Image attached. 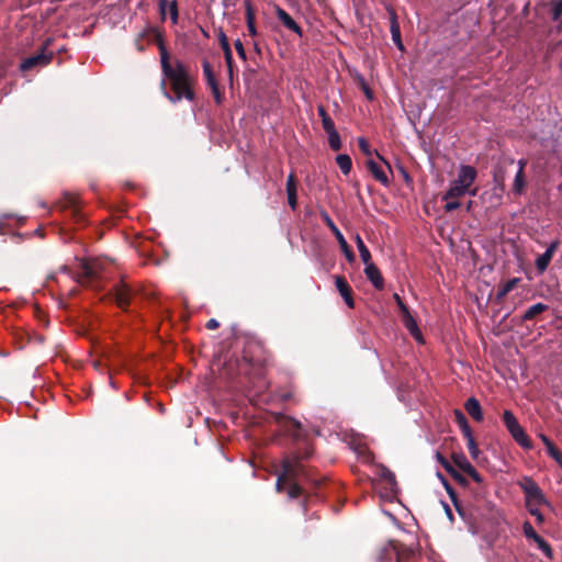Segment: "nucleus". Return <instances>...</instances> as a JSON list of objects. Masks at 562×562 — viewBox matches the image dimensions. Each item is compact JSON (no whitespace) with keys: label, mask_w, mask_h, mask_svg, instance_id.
<instances>
[{"label":"nucleus","mask_w":562,"mask_h":562,"mask_svg":"<svg viewBox=\"0 0 562 562\" xmlns=\"http://www.w3.org/2000/svg\"><path fill=\"white\" fill-rule=\"evenodd\" d=\"M276 422L292 438L295 445L281 460V470L277 474L276 491L285 493L290 501L300 498L303 513L306 514L310 494L302 483H310L314 488H319L325 479L315 477L313 470L304 465V461L314 454V447L302 424L283 414H278Z\"/></svg>","instance_id":"nucleus-1"},{"label":"nucleus","mask_w":562,"mask_h":562,"mask_svg":"<svg viewBox=\"0 0 562 562\" xmlns=\"http://www.w3.org/2000/svg\"><path fill=\"white\" fill-rule=\"evenodd\" d=\"M156 37L164 75L160 81L162 95L171 103L180 102L182 99L193 101L195 99L193 90L194 77L191 76L189 68L181 60L175 59L171 61L162 35L158 34Z\"/></svg>","instance_id":"nucleus-2"},{"label":"nucleus","mask_w":562,"mask_h":562,"mask_svg":"<svg viewBox=\"0 0 562 562\" xmlns=\"http://www.w3.org/2000/svg\"><path fill=\"white\" fill-rule=\"evenodd\" d=\"M269 359L270 353L262 342L256 339H247L244 344L241 359L234 363L228 362L226 369L229 370L233 366H236L237 374L261 376Z\"/></svg>","instance_id":"nucleus-3"},{"label":"nucleus","mask_w":562,"mask_h":562,"mask_svg":"<svg viewBox=\"0 0 562 562\" xmlns=\"http://www.w3.org/2000/svg\"><path fill=\"white\" fill-rule=\"evenodd\" d=\"M72 262V280L82 286H90L94 290L102 288L103 281V261L94 258H79L75 257Z\"/></svg>","instance_id":"nucleus-4"},{"label":"nucleus","mask_w":562,"mask_h":562,"mask_svg":"<svg viewBox=\"0 0 562 562\" xmlns=\"http://www.w3.org/2000/svg\"><path fill=\"white\" fill-rule=\"evenodd\" d=\"M525 494L526 507L531 516L536 518L537 524L544 522V516L539 510V506L543 505L552 509L551 503L547 499L539 485L530 477H526L525 482L520 484Z\"/></svg>","instance_id":"nucleus-5"},{"label":"nucleus","mask_w":562,"mask_h":562,"mask_svg":"<svg viewBox=\"0 0 562 562\" xmlns=\"http://www.w3.org/2000/svg\"><path fill=\"white\" fill-rule=\"evenodd\" d=\"M502 420L513 437V439L524 449L530 450L532 449V441L529 436L526 434L525 429L518 423V419L513 414L512 411H504L502 415Z\"/></svg>","instance_id":"nucleus-6"},{"label":"nucleus","mask_w":562,"mask_h":562,"mask_svg":"<svg viewBox=\"0 0 562 562\" xmlns=\"http://www.w3.org/2000/svg\"><path fill=\"white\" fill-rule=\"evenodd\" d=\"M53 57V53H47L46 48L43 46L35 54L25 57L20 64V70L22 72H29L32 70L41 69L47 66Z\"/></svg>","instance_id":"nucleus-7"},{"label":"nucleus","mask_w":562,"mask_h":562,"mask_svg":"<svg viewBox=\"0 0 562 562\" xmlns=\"http://www.w3.org/2000/svg\"><path fill=\"white\" fill-rule=\"evenodd\" d=\"M321 217H322L323 222L325 223V225L334 234L335 239H337V241L340 246V249L344 252L348 262L352 263L356 260V256H355L352 249L350 248V246L348 245L347 240L345 239L344 235L337 227V225L334 223V221L331 220V217L329 216V214L326 211L321 212Z\"/></svg>","instance_id":"nucleus-8"},{"label":"nucleus","mask_w":562,"mask_h":562,"mask_svg":"<svg viewBox=\"0 0 562 562\" xmlns=\"http://www.w3.org/2000/svg\"><path fill=\"white\" fill-rule=\"evenodd\" d=\"M202 69H203V75L206 80V83L212 91V94L214 97L216 104H218V105L222 104V102L224 100V94L221 91L220 83L215 77L212 65L209 63L207 59H203Z\"/></svg>","instance_id":"nucleus-9"},{"label":"nucleus","mask_w":562,"mask_h":562,"mask_svg":"<svg viewBox=\"0 0 562 562\" xmlns=\"http://www.w3.org/2000/svg\"><path fill=\"white\" fill-rule=\"evenodd\" d=\"M453 463L462 470L464 473H467L469 476L473 479L476 483H482L483 477L481 474L476 471V469L470 463V461L467 459V457L462 453L453 454L452 456Z\"/></svg>","instance_id":"nucleus-10"},{"label":"nucleus","mask_w":562,"mask_h":562,"mask_svg":"<svg viewBox=\"0 0 562 562\" xmlns=\"http://www.w3.org/2000/svg\"><path fill=\"white\" fill-rule=\"evenodd\" d=\"M113 291L116 305L126 310L131 303L132 289L126 283L120 282L114 285Z\"/></svg>","instance_id":"nucleus-11"},{"label":"nucleus","mask_w":562,"mask_h":562,"mask_svg":"<svg viewBox=\"0 0 562 562\" xmlns=\"http://www.w3.org/2000/svg\"><path fill=\"white\" fill-rule=\"evenodd\" d=\"M559 246H560V241L558 239L551 241L550 245L548 246L547 250L541 256H539L537 258L536 269L539 273H543L548 269Z\"/></svg>","instance_id":"nucleus-12"},{"label":"nucleus","mask_w":562,"mask_h":562,"mask_svg":"<svg viewBox=\"0 0 562 562\" xmlns=\"http://www.w3.org/2000/svg\"><path fill=\"white\" fill-rule=\"evenodd\" d=\"M276 16L280 23L288 30L294 32L300 37L303 36L302 27L294 21V19L281 7H276Z\"/></svg>","instance_id":"nucleus-13"},{"label":"nucleus","mask_w":562,"mask_h":562,"mask_svg":"<svg viewBox=\"0 0 562 562\" xmlns=\"http://www.w3.org/2000/svg\"><path fill=\"white\" fill-rule=\"evenodd\" d=\"M476 175H477V172L474 167L464 165V166H461L459 173H458V178L454 181L457 183H459L460 187L467 188L470 190V187L473 184V182L476 179Z\"/></svg>","instance_id":"nucleus-14"},{"label":"nucleus","mask_w":562,"mask_h":562,"mask_svg":"<svg viewBox=\"0 0 562 562\" xmlns=\"http://www.w3.org/2000/svg\"><path fill=\"white\" fill-rule=\"evenodd\" d=\"M335 284H336L338 292L340 293V295L345 300L346 304L348 305V307L352 308L355 306L353 297H352V289L349 285V283L347 282L346 278L342 276H336Z\"/></svg>","instance_id":"nucleus-15"},{"label":"nucleus","mask_w":562,"mask_h":562,"mask_svg":"<svg viewBox=\"0 0 562 562\" xmlns=\"http://www.w3.org/2000/svg\"><path fill=\"white\" fill-rule=\"evenodd\" d=\"M364 265V273L368 280L373 284L375 289L382 290L384 286V280L379 268L371 260Z\"/></svg>","instance_id":"nucleus-16"},{"label":"nucleus","mask_w":562,"mask_h":562,"mask_svg":"<svg viewBox=\"0 0 562 562\" xmlns=\"http://www.w3.org/2000/svg\"><path fill=\"white\" fill-rule=\"evenodd\" d=\"M402 322L405 326V328L409 331V334L419 342H423V335L420 329L418 328V325L411 314L409 311H406L401 314Z\"/></svg>","instance_id":"nucleus-17"},{"label":"nucleus","mask_w":562,"mask_h":562,"mask_svg":"<svg viewBox=\"0 0 562 562\" xmlns=\"http://www.w3.org/2000/svg\"><path fill=\"white\" fill-rule=\"evenodd\" d=\"M161 34L157 29L147 27L143 32H140L137 37L135 38V46L138 52L145 50V44L143 43L144 40L147 41V43L155 42L157 44V37L156 35Z\"/></svg>","instance_id":"nucleus-18"},{"label":"nucleus","mask_w":562,"mask_h":562,"mask_svg":"<svg viewBox=\"0 0 562 562\" xmlns=\"http://www.w3.org/2000/svg\"><path fill=\"white\" fill-rule=\"evenodd\" d=\"M389 13H390V22H391L390 31H391L392 40H393L394 44L396 45V47L400 50H403L404 45H403V42L401 38V30H400V24L397 22L396 12L393 9H389Z\"/></svg>","instance_id":"nucleus-19"},{"label":"nucleus","mask_w":562,"mask_h":562,"mask_svg":"<svg viewBox=\"0 0 562 562\" xmlns=\"http://www.w3.org/2000/svg\"><path fill=\"white\" fill-rule=\"evenodd\" d=\"M367 168L369 169V171L371 172L373 178L376 181H379L381 184H383V186L390 184V180H389L385 171L383 170L382 166L379 162H376L372 158H369L367 160Z\"/></svg>","instance_id":"nucleus-20"},{"label":"nucleus","mask_w":562,"mask_h":562,"mask_svg":"<svg viewBox=\"0 0 562 562\" xmlns=\"http://www.w3.org/2000/svg\"><path fill=\"white\" fill-rule=\"evenodd\" d=\"M464 409L475 422L483 420V411L477 398L469 397L464 403Z\"/></svg>","instance_id":"nucleus-21"},{"label":"nucleus","mask_w":562,"mask_h":562,"mask_svg":"<svg viewBox=\"0 0 562 562\" xmlns=\"http://www.w3.org/2000/svg\"><path fill=\"white\" fill-rule=\"evenodd\" d=\"M476 191H477V189L469 190L467 188H462V187H460L459 183L453 181L450 184L449 190L443 194L442 199L443 200L458 199V198L464 195L465 193H470L471 195H475Z\"/></svg>","instance_id":"nucleus-22"},{"label":"nucleus","mask_w":562,"mask_h":562,"mask_svg":"<svg viewBox=\"0 0 562 562\" xmlns=\"http://www.w3.org/2000/svg\"><path fill=\"white\" fill-rule=\"evenodd\" d=\"M549 306L544 303H537L528 307L521 315V323L535 321L540 314L547 312Z\"/></svg>","instance_id":"nucleus-23"},{"label":"nucleus","mask_w":562,"mask_h":562,"mask_svg":"<svg viewBox=\"0 0 562 562\" xmlns=\"http://www.w3.org/2000/svg\"><path fill=\"white\" fill-rule=\"evenodd\" d=\"M71 203H72V226H75V224H79L81 226H83L86 224V216L85 214H82L80 212V210L78 209V205H77V200H76V196L75 194L72 193V200H71ZM75 231V227H72V232ZM72 243H78V244H81V239L80 238H77L74 234H72Z\"/></svg>","instance_id":"nucleus-24"},{"label":"nucleus","mask_w":562,"mask_h":562,"mask_svg":"<svg viewBox=\"0 0 562 562\" xmlns=\"http://www.w3.org/2000/svg\"><path fill=\"white\" fill-rule=\"evenodd\" d=\"M392 549L397 562L408 560L414 554V550L412 548H408L396 540H392Z\"/></svg>","instance_id":"nucleus-25"},{"label":"nucleus","mask_w":562,"mask_h":562,"mask_svg":"<svg viewBox=\"0 0 562 562\" xmlns=\"http://www.w3.org/2000/svg\"><path fill=\"white\" fill-rule=\"evenodd\" d=\"M245 15H246V24L249 32V35L256 36L257 35V29H256V16H255V10L252 8V4L249 0L245 1Z\"/></svg>","instance_id":"nucleus-26"},{"label":"nucleus","mask_w":562,"mask_h":562,"mask_svg":"<svg viewBox=\"0 0 562 562\" xmlns=\"http://www.w3.org/2000/svg\"><path fill=\"white\" fill-rule=\"evenodd\" d=\"M358 146H359V149L362 151V154L366 155L368 158H370L372 156L373 150L371 149L369 142L364 137L358 138ZM374 154L382 162H384L386 165L389 170H391L389 162L376 150H374Z\"/></svg>","instance_id":"nucleus-27"},{"label":"nucleus","mask_w":562,"mask_h":562,"mask_svg":"<svg viewBox=\"0 0 562 562\" xmlns=\"http://www.w3.org/2000/svg\"><path fill=\"white\" fill-rule=\"evenodd\" d=\"M454 420L460 427L463 437H469L470 434H472V429L469 425V422L465 415L460 409L454 411Z\"/></svg>","instance_id":"nucleus-28"},{"label":"nucleus","mask_w":562,"mask_h":562,"mask_svg":"<svg viewBox=\"0 0 562 562\" xmlns=\"http://www.w3.org/2000/svg\"><path fill=\"white\" fill-rule=\"evenodd\" d=\"M393 555H395V554L392 549V540H391L387 542V544L382 546L381 548L378 549L376 554H375V560L378 562H387V561L392 560Z\"/></svg>","instance_id":"nucleus-29"},{"label":"nucleus","mask_w":562,"mask_h":562,"mask_svg":"<svg viewBox=\"0 0 562 562\" xmlns=\"http://www.w3.org/2000/svg\"><path fill=\"white\" fill-rule=\"evenodd\" d=\"M519 282V278H512L507 280L504 284H502L498 288L497 300H503L510 291H513L518 285Z\"/></svg>","instance_id":"nucleus-30"},{"label":"nucleus","mask_w":562,"mask_h":562,"mask_svg":"<svg viewBox=\"0 0 562 562\" xmlns=\"http://www.w3.org/2000/svg\"><path fill=\"white\" fill-rule=\"evenodd\" d=\"M355 241H356V245H357V248L360 254V258H361L362 262L366 263V262L370 261L371 260L370 250L368 249V247L366 246L364 241L362 240V238L360 237L359 234L356 235Z\"/></svg>","instance_id":"nucleus-31"},{"label":"nucleus","mask_w":562,"mask_h":562,"mask_svg":"<svg viewBox=\"0 0 562 562\" xmlns=\"http://www.w3.org/2000/svg\"><path fill=\"white\" fill-rule=\"evenodd\" d=\"M336 162L344 175H348L352 168L351 158L346 154H340L336 157Z\"/></svg>","instance_id":"nucleus-32"},{"label":"nucleus","mask_w":562,"mask_h":562,"mask_svg":"<svg viewBox=\"0 0 562 562\" xmlns=\"http://www.w3.org/2000/svg\"><path fill=\"white\" fill-rule=\"evenodd\" d=\"M443 486L454 506V508L457 509V512L460 514V515H463V509L461 507V504L458 499V495H457V492L454 491V488L451 486V484L448 482V481H445L443 482Z\"/></svg>","instance_id":"nucleus-33"},{"label":"nucleus","mask_w":562,"mask_h":562,"mask_svg":"<svg viewBox=\"0 0 562 562\" xmlns=\"http://www.w3.org/2000/svg\"><path fill=\"white\" fill-rule=\"evenodd\" d=\"M525 186H526L525 173H522L521 170H518L515 176V180H514V192L517 194L522 193Z\"/></svg>","instance_id":"nucleus-34"},{"label":"nucleus","mask_w":562,"mask_h":562,"mask_svg":"<svg viewBox=\"0 0 562 562\" xmlns=\"http://www.w3.org/2000/svg\"><path fill=\"white\" fill-rule=\"evenodd\" d=\"M464 438L468 441V449H469L470 456L472 457V459L476 460L481 451H480L477 443L473 437V432L470 434L469 437H464Z\"/></svg>","instance_id":"nucleus-35"},{"label":"nucleus","mask_w":562,"mask_h":562,"mask_svg":"<svg viewBox=\"0 0 562 562\" xmlns=\"http://www.w3.org/2000/svg\"><path fill=\"white\" fill-rule=\"evenodd\" d=\"M538 548L549 558L553 559V550L548 541H546L541 536L535 540Z\"/></svg>","instance_id":"nucleus-36"},{"label":"nucleus","mask_w":562,"mask_h":562,"mask_svg":"<svg viewBox=\"0 0 562 562\" xmlns=\"http://www.w3.org/2000/svg\"><path fill=\"white\" fill-rule=\"evenodd\" d=\"M218 41H220V45H221V47L223 49V53H224V58L225 59H229L231 54H232V49H231V45L228 43V38H227V36L225 35L224 32L220 33Z\"/></svg>","instance_id":"nucleus-37"},{"label":"nucleus","mask_w":562,"mask_h":562,"mask_svg":"<svg viewBox=\"0 0 562 562\" xmlns=\"http://www.w3.org/2000/svg\"><path fill=\"white\" fill-rule=\"evenodd\" d=\"M328 144L330 148L335 151L339 150L341 148V140L340 136L337 131L328 133Z\"/></svg>","instance_id":"nucleus-38"},{"label":"nucleus","mask_w":562,"mask_h":562,"mask_svg":"<svg viewBox=\"0 0 562 562\" xmlns=\"http://www.w3.org/2000/svg\"><path fill=\"white\" fill-rule=\"evenodd\" d=\"M524 535L527 539L536 540L540 536L536 532L532 525L529 521H525L522 525Z\"/></svg>","instance_id":"nucleus-39"},{"label":"nucleus","mask_w":562,"mask_h":562,"mask_svg":"<svg viewBox=\"0 0 562 562\" xmlns=\"http://www.w3.org/2000/svg\"><path fill=\"white\" fill-rule=\"evenodd\" d=\"M562 15V0L552 2L551 18L558 21Z\"/></svg>","instance_id":"nucleus-40"},{"label":"nucleus","mask_w":562,"mask_h":562,"mask_svg":"<svg viewBox=\"0 0 562 562\" xmlns=\"http://www.w3.org/2000/svg\"><path fill=\"white\" fill-rule=\"evenodd\" d=\"M547 452L560 467H562V452L554 446V443L547 449Z\"/></svg>","instance_id":"nucleus-41"},{"label":"nucleus","mask_w":562,"mask_h":562,"mask_svg":"<svg viewBox=\"0 0 562 562\" xmlns=\"http://www.w3.org/2000/svg\"><path fill=\"white\" fill-rule=\"evenodd\" d=\"M297 192L296 189V177L293 172L288 176L286 179V194Z\"/></svg>","instance_id":"nucleus-42"},{"label":"nucleus","mask_w":562,"mask_h":562,"mask_svg":"<svg viewBox=\"0 0 562 562\" xmlns=\"http://www.w3.org/2000/svg\"><path fill=\"white\" fill-rule=\"evenodd\" d=\"M436 459L448 473L453 469V465L440 452L436 453Z\"/></svg>","instance_id":"nucleus-43"},{"label":"nucleus","mask_w":562,"mask_h":562,"mask_svg":"<svg viewBox=\"0 0 562 562\" xmlns=\"http://www.w3.org/2000/svg\"><path fill=\"white\" fill-rule=\"evenodd\" d=\"M322 124H323L324 131L327 134L337 131L336 127H335V123H334V121L331 120L330 116L325 117V120L322 121Z\"/></svg>","instance_id":"nucleus-44"},{"label":"nucleus","mask_w":562,"mask_h":562,"mask_svg":"<svg viewBox=\"0 0 562 562\" xmlns=\"http://www.w3.org/2000/svg\"><path fill=\"white\" fill-rule=\"evenodd\" d=\"M448 202L446 203V205L443 206L445 211L447 213H450V212H453L456 211L457 209L460 207V202L457 200V199H450V200H447Z\"/></svg>","instance_id":"nucleus-45"},{"label":"nucleus","mask_w":562,"mask_h":562,"mask_svg":"<svg viewBox=\"0 0 562 562\" xmlns=\"http://www.w3.org/2000/svg\"><path fill=\"white\" fill-rule=\"evenodd\" d=\"M449 474L451 475V477L454 481H457L461 485H467V483H468L467 479L459 471H457L454 468L449 472Z\"/></svg>","instance_id":"nucleus-46"},{"label":"nucleus","mask_w":562,"mask_h":562,"mask_svg":"<svg viewBox=\"0 0 562 562\" xmlns=\"http://www.w3.org/2000/svg\"><path fill=\"white\" fill-rule=\"evenodd\" d=\"M234 46H235V49L238 54V56L243 59V60H246V50L244 48V45L241 43L240 40H236L235 43H234Z\"/></svg>","instance_id":"nucleus-47"},{"label":"nucleus","mask_w":562,"mask_h":562,"mask_svg":"<svg viewBox=\"0 0 562 562\" xmlns=\"http://www.w3.org/2000/svg\"><path fill=\"white\" fill-rule=\"evenodd\" d=\"M359 81H360L361 89L364 92L367 99L372 100L373 99V92L370 89V87L368 86V83L366 82V80L363 78H360Z\"/></svg>","instance_id":"nucleus-48"},{"label":"nucleus","mask_w":562,"mask_h":562,"mask_svg":"<svg viewBox=\"0 0 562 562\" xmlns=\"http://www.w3.org/2000/svg\"><path fill=\"white\" fill-rule=\"evenodd\" d=\"M169 13H170V18H171L172 22L177 23L178 22V5H177L176 1H172L169 4Z\"/></svg>","instance_id":"nucleus-49"},{"label":"nucleus","mask_w":562,"mask_h":562,"mask_svg":"<svg viewBox=\"0 0 562 562\" xmlns=\"http://www.w3.org/2000/svg\"><path fill=\"white\" fill-rule=\"evenodd\" d=\"M288 203L290 207L295 211L297 206V192L294 193H288Z\"/></svg>","instance_id":"nucleus-50"},{"label":"nucleus","mask_w":562,"mask_h":562,"mask_svg":"<svg viewBox=\"0 0 562 562\" xmlns=\"http://www.w3.org/2000/svg\"><path fill=\"white\" fill-rule=\"evenodd\" d=\"M393 296H394V300L400 308L401 314L406 311H409L407 305L403 302V300L401 299V296L397 293H394Z\"/></svg>","instance_id":"nucleus-51"},{"label":"nucleus","mask_w":562,"mask_h":562,"mask_svg":"<svg viewBox=\"0 0 562 562\" xmlns=\"http://www.w3.org/2000/svg\"><path fill=\"white\" fill-rule=\"evenodd\" d=\"M383 479L385 481H387L391 485L396 484L395 474L393 472H391L390 470H385V472L383 473Z\"/></svg>","instance_id":"nucleus-52"},{"label":"nucleus","mask_w":562,"mask_h":562,"mask_svg":"<svg viewBox=\"0 0 562 562\" xmlns=\"http://www.w3.org/2000/svg\"><path fill=\"white\" fill-rule=\"evenodd\" d=\"M225 63H226V66H227V69H228L229 79H232L233 78V64H234L233 53L231 54L229 59H225Z\"/></svg>","instance_id":"nucleus-53"},{"label":"nucleus","mask_w":562,"mask_h":562,"mask_svg":"<svg viewBox=\"0 0 562 562\" xmlns=\"http://www.w3.org/2000/svg\"><path fill=\"white\" fill-rule=\"evenodd\" d=\"M205 327L207 329L213 330V329H216V328L220 327V323L215 318H211V319L207 321Z\"/></svg>","instance_id":"nucleus-54"},{"label":"nucleus","mask_w":562,"mask_h":562,"mask_svg":"<svg viewBox=\"0 0 562 562\" xmlns=\"http://www.w3.org/2000/svg\"><path fill=\"white\" fill-rule=\"evenodd\" d=\"M158 4L162 19H165L167 0H158Z\"/></svg>","instance_id":"nucleus-55"},{"label":"nucleus","mask_w":562,"mask_h":562,"mask_svg":"<svg viewBox=\"0 0 562 562\" xmlns=\"http://www.w3.org/2000/svg\"><path fill=\"white\" fill-rule=\"evenodd\" d=\"M317 112H318V115L321 116L322 121L325 120V117L329 116L323 105L317 106Z\"/></svg>","instance_id":"nucleus-56"},{"label":"nucleus","mask_w":562,"mask_h":562,"mask_svg":"<svg viewBox=\"0 0 562 562\" xmlns=\"http://www.w3.org/2000/svg\"><path fill=\"white\" fill-rule=\"evenodd\" d=\"M540 438L542 442L544 443L546 448L548 449L550 446L553 445V442L544 435H540Z\"/></svg>","instance_id":"nucleus-57"},{"label":"nucleus","mask_w":562,"mask_h":562,"mask_svg":"<svg viewBox=\"0 0 562 562\" xmlns=\"http://www.w3.org/2000/svg\"><path fill=\"white\" fill-rule=\"evenodd\" d=\"M526 165H527V160H525V159H519V160H518V170H521V171H522V173H525V167H526Z\"/></svg>","instance_id":"nucleus-58"},{"label":"nucleus","mask_w":562,"mask_h":562,"mask_svg":"<svg viewBox=\"0 0 562 562\" xmlns=\"http://www.w3.org/2000/svg\"><path fill=\"white\" fill-rule=\"evenodd\" d=\"M445 510H446V514H447L448 518L452 521L453 520V515H452V512H451L450 507L447 504H445Z\"/></svg>","instance_id":"nucleus-59"},{"label":"nucleus","mask_w":562,"mask_h":562,"mask_svg":"<svg viewBox=\"0 0 562 562\" xmlns=\"http://www.w3.org/2000/svg\"><path fill=\"white\" fill-rule=\"evenodd\" d=\"M439 480L441 481V483L443 484L445 481H448L440 472L437 473Z\"/></svg>","instance_id":"nucleus-60"},{"label":"nucleus","mask_w":562,"mask_h":562,"mask_svg":"<svg viewBox=\"0 0 562 562\" xmlns=\"http://www.w3.org/2000/svg\"><path fill=\"white\" fill-rule=\"evenodd\" d=\"M78 335H81V336H85L86 335V331L85 330H77Z\"/></svg>","instance_id":"nucleus-61"},{"label":"nucleus","mask_w":562,"mask_h":562,"mask_svg":"<svg viewBox=\"0 0 562 562\" xmlns=\"http://www.w3.org/2000/svg\"><path fill=\"white\" fill-rule=\"evenodd\" d=\"M472 206V201H469L468 205H467V209L470 210Z\"/></svg>","instance_id":"nucleus-62"},{"label":"nucleus","mask_w":562,"mask_h":562,"mask_svg":"<svg viewBox=\"0 0 562 562\" xmlns=\"http://www.w3.org/2000/svg\"><path fill=\"white\" fill-rule=\"evenodd\" d=\"M561 319H562V317H561Z\"/></svg>","instance_id":"nucleus-63"}]
</instances>
